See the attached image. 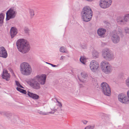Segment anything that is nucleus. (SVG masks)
<instances>
[{"label": "nucleus", "mask_w": 129, "mask_h": 129, "mask_svg": "<svg viewBox=\"0 0 129 129\" xmlns=\"http://www.w3.org/2000/svg\"><path fill=\"white\" fill-rule=\"evenodd\" d=\"M46 75H37L33 78L30 80V85L33 88L36 90L39 89L40 88V83L41 85H44L46 82Z\"/></svg>", "instance_id": "obj_1"}, {"label": "nucleus", "mask_w": 129, "mask_h": 129, "mask_svg": "<svg viewBox=\"0 0 129 129\" xmlns=\"http://www.w3.org/2000/svg\"><path fill=\"white\" fill-rule=\"evenodd\" d=\"M16 44L18 50L23 53H27L30 50V46L29 43L24 39L18 40Z\"/></svg>", "instance_id": "obj_2"}, {"label": "nucleus", "mask_w": 129, "mask_h": 129, "mask_svg": "<svg viewBox=\"0 0 129 129\" xmlns=\"http://www.w3.org/2000/svg\"><path fill=\"white\" fill-rule=\"evenodd\" d=\"M93 12L91 8L88 6H85L83 8L81 13V18L85 22L90 21L93 15Z\"/></svg>", "instance_id": "obj_3"}, {"label": "nucleus", "mask_w": 129, "mask_h": 129, "mask_svg": "<svg viewBox=\"0 0 129 129\" xmlns=\"http://www.w3.org/2000/svg\"><path fill=\"white\" fill-rule=\"evenodd\" d=\"M20 70L22 74L25 75H29L32 72L30 66L25 62H23L21 64Z\"/></svg>", "instance_id": "obj_4"}, {"label": "nucleus", "mask_w": 129, "mask_h": 129, "mask_svg": "<svg viewBox=\"0 0 129 129\" xmlns=\"http://www.w3.org/2000/svg\"><path fill=\"white\" fill-rule=\"evenodd\" d=\"M102 55L104 58L108 61L114 58V55L112 52L108 48L105 49L102 51Z\"/></svg>", "instance_id": "obj_5"}, {"label": "nucleus", "mask_w": 129, "mask_h": 129, "mask_svg": "<svg viewBox=\"0 0 129 129\" xmlns=\"http://www.w3.org/2000/svg\"><path fill=\"white\" fill-rule=\"evenodd\" d=\"M101 67L102 71L106 74L110 73L112 70L111 66L107 61L102 62L101 64Z\"/></svg>", "instance_id": "obj_6"}, {"label": "nucleus", "mask_w": 129, "mask_h": 129, "mask_svg": "<svg viewBox=\"0 0 129 129\" xmlns=\"http://www.w3.org/2000/svg\"><path fill=\"white\" fill-rule=\"evenodd\" d=\"M101 89L103 93L107 96H110L111 94L110 88L108 84L106 82H103L101 84Z\"/></svg>", "instance_id": "obj_7"}, {"label": "nucleus", "mask_w": 129, "mask_h": 129, "mask_svg": "<svg viewBox=\"0 0 129 129\" xmlns=\"http://www.w3.org/2000/svg\"><path fill=\"white\" fill-rule=\"evenodd\" d=\"M118 34L120 35L121 37H123V36L121 30H120L117 33L113 34L111 36V39L112 42L115 44L118 43L120 41V38Z\"/></svg>", "instance_id": "obj_8"}, {"label": "nucleus", "mask_w": 129, "mask_h": 129, "mask_svg": "<svg viewBox=\"0 0 129 129\" xmlns=\"http://www.w3.org/2000/svg\"><path fill=\"white\" fill-rule=\"evenodd\" d=\"M17 14V12L12 9L10 8L6 13V21H8L11 19L14 18Z\"/></svg>", "instance_id": "obj_9"}, {"label": "nucleus", "mask_w": 129, "mask_h": 129, "mask_svg": "<svg viewBox=\"0 0 129 129\" xmlns=\"http://www.w3.org/2000/svg\"><path fill=\"white\" fill-rule=\"evenodd\" d=\"M112 2V0H101L99 5L102 8L106 9L111 5Z\"/></svg>", "instance_id": "obj_10"}, {"label": "nucleus", "mask_w": 129, "mask_h": 129, "mask_svg": "<svg viewBox=\"0 0 129 129\" xmlns=\"http://www.w3.org/2000/svg\"><path fill=\"white\" fill-rule=\"evenodd\" d=\"M119 101L122 104H127L129 101V99L123 93L119 94L118 96Z\"/></svg>", "instance_id": "obj_11"}, {"label": "nucleus", "mask_w": 129, "mask_h": 129, "mask_svg": "<svg viewBox=\"0 0 129 129\" xmlns=\"http://www.w3.org/2000/svg\"><path fill=\"white\" fill-rule=\"evenodd\" d=\"M90 68L92 71H95L99 67V64L97 61L95 60H92L90 62Z\"/></svg>", "instance_id": "obj_12"}, {"label": "nucleus", "mask_w": 129, "mask_h": 129, "mask_svg": "<svg viewBox=\"0 0 129 129\" xmlns=\"http://www.w3.org/2000/svg\"><path fill=\"white\" fill-rule=\"evenodd\" d=\"M0 53H1L0 57H2L4 58H6L8 55L6 50L5 48L3 47H2L0 48Z\"/></svg>", "instance_id": "obj_13"}, {"label": "nucleus", "mask_w": 129, "mask_h": 129, "mask_svg": "<svg viewBox=\"0 0 129 129\" xmlns=\"http://www.w3.org/2000/svg\"><path fill=\"white\" fill-rule=\"evenodd\" d=\"M106 29L103 28H99L97 30V34L99 36L102 38L104 37Z\"/></svg>", "instance_id": "obj_14"}, {"label": "nucleus", "mask_w": 129, "mask_h": 129, "mask_svg": "<svg viewBox=\"0 0 129 129\" xmlns=\"http://www.w3.org/2000/svg\"><path fill=\"white\" fill-rule=\"evenodd\" d=\"M17 33V29L15 27H12L11 29L10 32L11 38L12 39L13 38Z\"/></svg>", "instance_id": "obj_15"}, {"label": "nucleus", "mask_w": 129, "mask_h": 129, "mask_svg": "<svg viewBox=\"0 0 129 129\" xmlns=\"http://www.w3.org/2000/svg\"><path fill=\"white\" fill-rule=\"evenodd\" d=\"M2 77L3 79L6 80L7 81H8L9 80L10 75L9 74L3 73Z\"/></svg>", "instance_id": "obj_16"}, {"label": "nucleus", "mask_w": 129, "mask_h": 129, "mask_svg": "<svg viewBox=\"0 0 129 129\" xmlns=\"http://www.w3.org/2000/svg\"><path fill=\"white\" fill-rule=\"evenodd\" d=\"M5 15L3 13L0 14V26H1L3 23V20L4 18Z\"/></svg>", "instance_id": "obj_17"}, {"label": "nucleus", "mask_w": 129, "mask_h": 129, "mask_svg": "<svg viewBox=\"0 0 129 129\" xmlns=\"http://www.w3.org/2000/svg\"><path fill=\"white\" fill-rule=\"evenodd\" d=\"M99 53L95 50H94L92 52V56L93 58L96 59L98 58Z\"/></svg>", "instance_id": "obj_18"}, {"label": "nucleus", "mask_w": 129, "mask_h": 129, "mask_svg": "<svg viewBox=\"0 0 129 129\" xmlns=\"http://www.w3.org/2000/svg\"><path fill=\"white\" fill-rule=\"evenodd\" d=\"M16 89L18 91H19L21 93H23V94H26L27 92H26V90H25L24 89H21V88H20L19 87H17L16 88Z\"/></svg>", "instance_id": "obj_19"}, {"label": "nucleus", "mask_w": 129, "mask_h": 129, "mask_svg": "<svg viewBox=\"0 0 129 129\" xmlns=\"http://www.w3.org/2000/svg\"><path fill=\"white\" fill-rule=\"evenodd\" d=\"M81 75L82 78L85 79H86L88 77L87 73L84 72H82Z\"/></svg>", "instance_id": "obj_20"}, {"label": "nucleus", "mask_w": 129, "mask_h": 129, "mask_svg": "<svg viewBox=\"0 0 129 129\" xmlns=\"http://www.w3.org/2000/svg\"><path fill=\"white\" fill-rule=\"evenodd\" d=\"M95 125L93 124L92 125H89L86 126L84 128V129H94L95 128Z\"/></svg>", "instance_id": "obj_21"}, {"label": "nucleus", "mask_w": 129, "mask_h": 129, "mask_svg": "<svg viewBox=\"0 0 129 129\" xmlns=\"http://www.w3.org/2000/svg\"><path fill=\"white\" fill-rule=\"evenodd\" d=\"M7 113L6 115H5V116L7 117L8 118H11L12 116V114L9 112H6Z\"/></svg>", "instance_id": "obj_22"}, {"label": "nucleus", "mask_w": 129, "mask_h": 129, "mask_svg": "<svg viewBox=\"0 0 129 129\" xmlns=\"http://www.w3.org/2000/svg\"><path fill=\"white\" fill-rule=\"evenodd\" d=\"M29 13L31 18H33L35 15L34 10L32 9H30L29 10Z\"/></svg>", "instance_id": "obj_23"}, {"label": "nucleus", "mask_w": 129, "mask_h": 129, "mask_svg": "<svg viewBox=\"0 0 129 129\" xmlns=\"http://www.w3.org/2000/svg\"><path fill=\"white\" fill-rule=\"evenodd\" d=\"M80 61L84 64H85V59L83 57L81 56L80 59Z\"/></svg>", "instance_id": "obj_24"}, {"label": "nucleus", "mask_w": 129, "mask_h": 129, "mask_svg": "<svg viewBox=\"0 0 129 129\" xmlns=\"http://www.w3.org/2000/svg\"><path fill=\"white\" fill-rule=\"evenodd\" d=\"M127 14L124 17V20H121L119 21V22H122L123 21H127L128 20H129V17H127Z\"/></svg>", "instance_id": "obj_25"}, {"label": "nucleus", "mask_w": 129, "mask_h": 129, "mask_svg": "<svg viewBox=\"0 0 129 129\" xmlns=\"http://www.w3.org/2000/svg\"><path fill=\"white\" fill-rule=\"evenodd\" d=\"M35 94L33 93H31L29 91H28V93H27V94L28 96L32 99L33 97L34 96Z\"/></svg>", "instance_id": "obj_26"}, {"label": "nucleus", "mask_w": 129, "mask_h": 129, "mask_svg": "<svg viewBox=\"0 0 129 129\" xmlns=\"http://www.w3.org/2000/svg\"><path fill=\"white\" fill-rule=\"evenodd\" d=\"M35 94L33 93H31L29 91H28V93H27V94L28 96L32 99L33 97L34 96Z\"/></svg>", "instance_id": "obj_27"}, {"label": "nucleus", "mask_w": 129, "mask_h": 129, "mask_svg": "<svg viewBox=\"0 0 129 129\" xmlns=\"http://www.w3.org/2000/svg\"><path fill=\"white\" fill-rule=\"evenodd\" d=\"M35 94L33 93H31L29 91H28V93H27V94L28 96L32 99L33 97L34 96Z\"/></svg>", "instance_id": "obj_28"}, {"label": "nucleus", "mask_w": 129, "mask_h": 129, "mask_svg": "<svg viewBox=\"0 0 129 129\" xmlns=\"http://www.w3.org/2000/svg\"><path fill=\"white\" fill-rule=\"evenodd\" d=\"M11 122L13 123H15L16 121V118L17 117L15 116L14 117H11Z\"/></svg>", "instance_id": "obj_29"}, {"label": "nucleus", "mask_w": 129, "mask_h": 129, "mask_svg": "<svg viewBox=\"0 0 129 129\" xmlns=\"http://www.w3.org/2000/svg\"><path fill=\"white\" fill-rule=\"evenodd\" d=\"M24 31L25 33L28 34L30 30L28 28L25 27L24 29Z\"/></svg>", "instance_id": "obj_30"}, {"label": "nucleus", "mask_w": 129, "mask_h": 129, "mask_svg": "<svg viewBox=\"0 0 129 129\" xmlns=\"http://www.w3.org/2000/svg\"><path fill=\"white\" fill-rule=\"evenodd\" d=\"M60 52L64 53L65 52V49L63 47H61L60 48Z\"/></svg>", "instance_id": "obj_31"}, {"label": "nucleus", "mask_w": 129, "mask_h": 129, "mask_svg": "<svg viewBox=\"0 0 129 129\" xmlns=\"http://www.w3.org/2000/svg\"><path fill=\"white\" fill-rule=\"evenodd\" d=\"M126 84L127 86L129 88V77L127 78L125 81Z\"/></svg>", "instance_id": "obj_32"}, {"label": "nucleus", "mask_w": 129, "mask_h": 129, "mask_svg": "<svg viewBox=\"0 0 129 129\" xmlns=\"http://www.w3.org/2000/svg\"><path fill=\"white\" fill-rule=\"evenodd\" d=\"M39 95L35 94L33 99L34 100H37L39 98Z\"/></svg>", "instance_id": "obj_33"}, {"label": "nucleus", "mask_w": 129, "mask_h": 129, "mask_svg": "<svg viewBox=\"0 0 129 129\" xmlns=\"http://www.w3.org/2000/svg\"><path fill=\"white\" fill-rule=\"evenodd\" d=\"M80 46L83 49H85L87 46V45L84 44L80 45Z\"/></svg>", "instance_id": "obj_34"}, {"label": "nucleus", "mask_w": 129, "mask_h": 129, "mask_svg": "<svg viewBox=\"0 0 129 129\" xmlns=\"http://www.w3.org/2000/svg\"><path fill=\"white\" fill-rule=\"evenodd\" d=\"M124 30L126 34H129V28L127 27H125Z\"/></svg>", "instance_id": "obj_35"}, {"label": "nucleus", "mask_w": 129, "mask_h": 129, "mask_svg": "<svg viewBox=\"0 0 129 129\" xmlns=\"http://www.w3.org/2000/svg\"><path fill=\"white\" fill-rule=\"evenodd\" d=\"M7 113L6 112H0V114L2 115H5L7 114Z\"/></svg>", "instance_id": "obj_36"}, {"label": "nucleus", "mask_w": 129, "mask_h": 129, "mask_svg": "<svg viewBox=\"0 0 129 129\" xmlns=\"http://www.w3.org/2000/svg\"><path fill=\"white\" fill-rule=\"evenodd\" d=\"M56 110H57L56 109L53 110L51 111L49 113L50 114H53Z\"/></svg>", "instance_id": "obj_37"}, {"label": "nucleus", "mask_w": 129, "mask_h": 129, "mask_svg": "<svg viewBox=\"0 0 129 129\" xmlns=\"http://www.w3.org/2000/svg\"><path fill=\"white\" fill-rule=\"evenodd\" d=\"M15 82H16V85L17 86L19 87L20 84L19 82H18V81L16 80L15 81Z\"/></svg>", "instance_id": "obj_38"}, {"label": "nucleus", "mask_w": 129, "mask_h": 129, "mask_svg": "<svg viewBox=\"0 0 129 129\" xmlns=\"http://www.w3.org/2000/svg\"><path fill=\"white\" fill-rule=\"evenodd\" d=\"M57 105L60 108H61L62 107V104L61 103L59 102L58 103Z\"/></svg>", "instance_id": "obj_39"}, {"label": "nucleus", "mask_w": 129, "mask_h": 129, "mask_svg": "<svg viewBox=\"0 0 129 129\" xmlns=\"http://www.w3.org/2000/svg\"><path fill=\"white\" fill-rule=\"evenodd\" d=\"M82 122L84 124H86L88 122V121L86 120H83L82 121Z\"/></svg>", "instance_id": "obj_40"}, {"label": "nucleus", "mask_w": 129, "mask_h": 129, "mask_svg": "<svg viewBox=\"0 0 129 129\" xmlns=\"http://www.w3.org/2000/svg\"><path fill=\"white\" fill-rule=\"evenodd\" d=\"M65 57V56H61L60 58V60H62Z\"/></svg>", "instance_id": "obj_41"}, {"label": "nucleus", "mask_w": 129, "mask_h": 129, "mask_svg": "<svg viewBox=\"0 0 129 129\" xmlns=\"http://www.w3.org/2000/svg\"><path fill=\"white\" fill-rule=\"evenodd\" d=\"M3 73H4V74H8V71L7 70H5V71H3Z\"/></svg>", "instance_id": "obj_42"}, {"label": "nucleus", "mask_w": 129, "mask_h": 129, "mask_svg": "<svg viewBox=\"0 0 129 129\" xmlns=\"http://www.w3.org/2000/svg\"><path fill=\"white\" fill-rule=\"evenodd\" d=\"M50 65H51L52 67H56L57 66L53 64H50Z\"/></svg>", "instance_id": "obj_43"}, {"label": "nucleus", "mask_w": 129, "mask_h": 129, "mask_svg": "<svg viewBox=\"0 0 129 129\" xmlns=\"http://www.w3.org/2000/svg\"><path fill=\"white\" fill-rule=\"evenodd\" d=\"M127 95L128 97L129 98V90H128L127 92Z\"/></svg>", "instance_id": "obj_44"}, {"label": "nucleus", "mask_w": 129, "mask_h": 129, "mask_svg": "<svg viewBox=\"0 0 129 129\" xmlns=\"http://www.w3.org/2000/svg\"><path fill=\"white\" fill-rule=\"evenodd\" d=\"M18 87H19L20 88H24L23 87L22 85H21V84Z\"/></svg>", "instance_id": "obj_45"}, {"label": "nucleus", "mask_w": 129, "mask_h": 129, "mask_svg": "<svg viewBox=\"0 0 129 129\" xmlns=\"http://www.w3.org/2000/svg\"><path fill=\"white\" fill-rule=\"evenodd\" d=\"M18 87H19L20 88H24L23 87L22 85H21V84Z\"/></svg>", "instance_id": "obj_46"}, {"label": "nucleus", "mask_w": 129, "mask_h": 129, "mask_svg": "<svg viewBox=\"0 0 129 129\" xmlns=\"http://www.w3.org/2000/svg\"><path fill=\"white\" fill-rule=\"evenodd\" d=\"M55 99L56 100V101L58 103L59 102V101H58V100H57V98H55Z\"/></svg>", "instance_id": "obj_47"}, {"label": "nucleus", "mask_w": 129, "mask_h": 129, "mask_svg": "<svg viewBox=\"0 0 129 129\" xmlns=\"http://www.w3.org/2000/svg\"><path fill=\"white\" fill-rule=\"evenodd\" d=\"M86 1L88 2H91L93 0H86Z\"/></svg>", "instance_id": "obj_48"}, {"label": "nucleus", "mask_w": 129, "mask_h": 129, "mask_svg": "<svg viewBox=\"0 0 129 129\" xmlns=\"http://www.w3.org/2000/svg\"><path fill=\"white\" fill-rule=\"evenodd\" d=\"M46 63L48 64H51V63H49L48 62H46Z\"/></svg>", "instance_id": "obj_49"}, {"label": "nucleus", "mask_w": 129, "mask_h": 129, "mask_svg": "<svg viewBox=\"0 0 129 129\" xmlns=\"http://www.w3.org/2000/svg\"><path fill=\"white\" fill-rule=\"evenodd\" d=\"M43 115H46L47 114H45V113H43Z\"/></svg>", "instance_id": "obj_50"}, {"label": "nucleus", "mask_w": 129, "mask_h": 129, "mask_svg": "<svg viewBox=\"0 0 129 129\" xmlns=\"http://www.w3.org/2000/svg\"><path fill=\"white\" fill-rule=\"evenodd\" d=\"M102 44H105V43H102Z\"/></svg>", "instance_id": "obj_51"}]
</instances>
